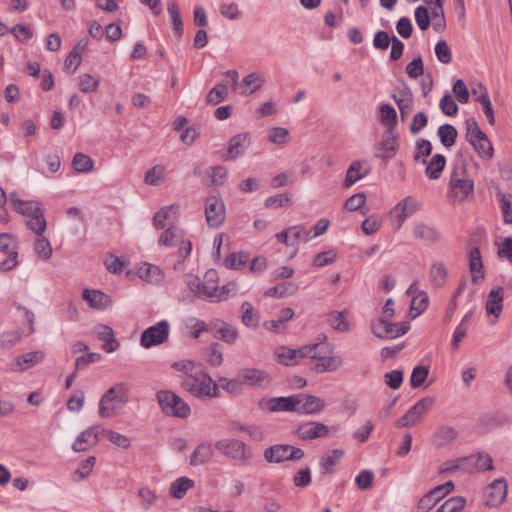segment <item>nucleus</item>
Returning <instances> with one entry per match:
<instances>
[{"label": "nucleus", "mask_w": 512, "mask_h": 512, "mask_svg": "<svg viewBox=\"0 0 512 512\" xmlns=\"http://www.w3.org/2000/svg\"><path fill=\"white\" fill-rule=\"evenodd\" d=\"M242 385L264 388L270 384L269 374L262 369L245 368L238 372Z\"/></svg>", "instance_id": "17"}, {"label": "nucleus", "mask_w": 512, "mask_h": 512, "mask_svg": "<svg viewBox=\"0 0 512 512\" xmlns=\"http://www.w3.org/2000/svg\"><path fill=\"white\" fill-rule=\"evenodd\" d=\"M34 251L43 260H49L52 256V247L45 237L38 238L34 244Z\"/></svg>", "instance_id": "55"}, {"label": "nucleus", "mask_w": 512, "mask_h": 512, "mask_svg": "<svg viewBox=\"0 0 512 512\" xmlns=\"http://www.w3.org/2000/svg\"><path fill=\"white\" fill-rule=\"evenodd\" d=\"M290 231L291 242H295V246L299 242H307L311 239L310 231L302 225L288 227Z\"/></svg>", "instance_id": "57"}, {"label": "nucleus", "mask_w": 512, "mask_h": 512, "mask_svg": "<svg viewBox=\"0 0 512 512\" xmlns=\"http://www.w3.org/2000/svg\"><path fill=\"white\" fill-rule=\"evenodd\" d=\"M0 251L4 254H7L8 257L1 261L0 270L1 271H9L17 266V251H16V241L15 239L8 233L0 234Z\"/></svg>", "instance_id": "13"}, {"label": "nucleus", "mask_w": 512, "mask_h": 512, "mask_svg": "<svg viewBox=\"0 0 512 512\" xmlns=\"http://www.w3.org/2000/svg\"><path fill=\"white\" fill-rule=\"evenodd\" d=\"M469 268L472 273V282L478 284L484 278V272L480 250L476 247L470 250Z\"/></svg>", "instance_id": "32"}, {"label": "nucleus", "mask_w": 512, "mask_h": 512, "mask_svg": "<svg viewBox=\"0 0 512 512\" xmlns=\"http://www.w3.org/2000/svg\"><path fill=\"white\" fill-rule=\"evenodd\" d=\"M94 333L99 340L104 342L103 349L106 352L112 353L118 349L119 342L115 338L114 331L110 326L98 324L94 327Z\"/></svg>", "instance_id": "25"}, {"label": "nucleus", "mask_w": 512, "mask_h": 512, "mask_svg": "<svg viewBox=\"0 0 512 512\" xmlns=\"http://www.w3.org/2000/svg\"><path fill=\"white\" fill-rule=\"evenodd\" d=\"M213 456L212 445L208 442L200 443L190 456V464L198 466L207 463Z\"/></svg>", "instance_id": "34"}, {"label": "nucleus", "mask_w": 512, "mask_h": 512, "mask_svg": "<svg viewBox=\"0 0 512 512\" xmlns=\"http://www.w3.org/2000/svg\"><path fill=\"white\" fill-rule=\"evenodd\" d=\"M294 433L301 440H314L330 436V428L321 422L310 421L298 425Z\"/></svg>", "instance_id": "12"}, {"label": "nucleus", "mask_w": 512, "mask_h": 512, "mask_svg": "<svg viewBox=\"0 0 512 512\" xmlns=\"http://www.w3.org/2000/svg\"><path fill=\"white\" fill-rule=\"evenodd\" d=\"M458 436L457 431L451 426H442L438 428L433 436V444L437 448L445 447L453 443Z\"/></svg>", "instance_id": "33"}, {"label": "nucleus", "mask_w": 512, "mask_h": 512, "mask_svg": "<svg viewBox=\"0 0 512 512\" xmlns=\"http://www.w3.org/2000/svg\"><path fill=\"white\" fill-rule=\"evenodd\" d=\"M372 333L380 339H393L406 334L410 328L408 322H389V319L378 318L371 322Z\"/></svg>", "instance_id": "5"}, {"label": "nucleus", "mask_w": 512, "mask_h": 512, "mask_svg": "<svg viewBox=\"0 0 512 512\" xmlns=\"http://www.w3.org/2000/svg\"><path fill=\"white\" fill-rule=\"evenodd\" d=\"M459 462L467 464L466 470L468 472L487 471L493 468L492 458L486 453H477L469 457L458 459Z\"/></svg>", "instance_id": "22"}, {"label": "nucleus", "mask_w": 512, "mask_h": 512, "mask_svg": "<svg viewBox=\"0 0 512 512\" xmlns=\"http://www.w3.org/2000/svg\"><path fill=\"white\" fill-rule=\"evenodd\" d=\"M446 164V159L441 154L434 155L426 167V175L430 179H438Z\"/></svg>", "instance_id": "42"}, {"label": "nucleus", "mask_w": 512, "mask_h": 512, "mask_svg": "<svg viewBox=\"0 0 512 512\" xmlns=\"http://www.w3.org/2000/svg\"><path fill=\"white\" fill-rule=\"evenodd\" d=\"M217 279L218 274L214 269L208 270L201 282L200 298L214 299L217 296Z\"/></svg>", "instance_id": "29"}, {"label": "nucleus", "mask_w": 512, "mask_h": 512, "mask_svg": "<svg viewBox=\"0 0 512 512\" xmlns=\"http://www.w3.org/2000/svg\"><path fill=\"white\" fill-rule=\"evenodd\" d=\"M94 163L90 156L84 153H76L73 161L72 167L78 173H86L93 169Z\"/></svg>", "instance_id": "49"}, {"label": "nucleus", "mask_w": 512, "mask_h": 512, "mask_svg": "<svg viewBox=\"0 0 512 512\" xmlns=\"http://www.w3.org/2000/svg\"><path fill=\"white\" fill-rule=\"evenodd\" d=\"M429 373L428 367L417 366L413 369L410 376V384L413 388L420 387L426 380Z\"/></svg>", "instance_id": "64"}, {"label": "nucleus", "mask_w": 512, "mask_h": 512, "mask_svg": "<svg viewBox=\"0 0 512 512\" xmlns=\"http://www.w3.org/2000/svg\"><path fill=\"white\" fill-rule=\"evenodd\" d=\"M194 486V481L187 477H180L170 486V493L174 498L181 499L186 492Z\"/></svg>", "instance_id": "45"}, {"label": "nucleus", "mask_w": 512, "mask_h": 512, "mask_svg": "<svg viewBox=\"0 0 512 512\" xmlns=\"http://www.w3.org/2000/svg\"><path fill=\"white\" fill-rule=\"evenodd\" d=\"M167 10L172 18L173 32L175 36L180 39L183 33V21L177 3L175 1H170L167 5Z\"/></svg>", "instance_id": "44"}, {"label": "nucleus", "mask_w": 512, "mask_h": 512, "mask_svg": "<svg viewBox=\"0 0 512 512\" xmlns=\"http://www.w3.org/2000/svg\"><path fill=\"white\" fill-rule=\"evenodd\" d=\"M250 143V134L247 132L233 136L228 142L225 160H235L238 156L244 154Z\"/></svg>", "instance_id": "21"}, {"label": "nucleus", "mask_w": 512, "mask_h": 512, "mask_svg": "<svg viewBox=\"0 0 512 512\" xmlns=\"http://www.w3.org/2000/svg\"><path fill=\"white\" fill-rule=\"evenodd\" d=\"M101 433L105 434L109 441L120 448L128 449L130 447V439L121 433L103 428L101 429Z\"/></svg>", "instance_id": "56"}, {"label": "nucleus", "mask_w": 512, "mask_h": 512, "mask_svg": "<svg viewBox=\"0 0 512 512\" xmlns=\"http://www.w3.org/2000/svg\"><path fill=\"white\" fill-rule=\"evenodd\" d=\"M101 429L102 428L100 426H92L81 432L76 441L73 443L72 449L75 452H84L90 447L95 446L99 441Z\"/></svg>", "instance_id": "20"}, {"label": "nucleus", "mask_w": 512, "mask_h": 512, "mask_svg": "<svg viewBox=\"0 0 512 512\" xmlns=\"http://www.w3.org/2000/svg\"><path fill=\"white\" fill-rule=\"evenodd\" d=\"M430 279L434 286L440 288L446 283L448 270L442 262H434L430 268Z\"/></svg>", "instance_id": "39"}, {"label": "nucleus", "mask_w": 512, "mask_h": 512, "mask_svg": "<svg viewBox=\"0 0 512 512\" xmlns=\"http://www.w3.org/2000/svg\"><path fill=\"white\" fill-rule=\"evenodd\" d=\"M345 452L342 449H334L330 451L326 456L320 459V467L322 474H331L334 472V466L338 464Z\"/></svg>", "instance_id": "35"}, {"label": "nucleus", "mask_w": 512, "mask_h": 512, "mask_svg": "<svg viewBox=\"0 0 512 512\" xmlns=\"http://www.w3.org/2000/svg\"><path fill=\"white\" fill-rule=\"evenodd\" d=\"M179 209V206L176 204H172L167 207L161 208L157 211L153 217V225L157 229H163L166 226V220L170 217V212L173 210L176 213Z\"/></svg>", "instance_id": "53"}, {"label": "nucleus", "mask_w": 512, "mask_h": 512, "mask_svg": "<svg viewBox=\"0 0 512 512\" xmlns=\"http://www.w3.org/2000/svg\"><path fill=\"white\" fill-rule=\"evenodd\" d=\"M45 358L43 351H32L19 355L14 363L13 371H25L41 363Z\"/></svg>", "instance_id": "27"}, {"label": "nucleus", "mask_w": 512, "mask_h": 512, "mask_svg": "<svg viewBox=\"0 0 512 512\" xmlns=\"http://www.w3.org/2000/svg\"><path fill=\"white\" fill-rule=\"evenodd\" d=\"M293 316L294 310L290 307H286L279 312L277 319L266 321L264 327L269 331L280 333L285 330L287 322L291 320Z\"/></svg>", "instance_id": "31"}, {"label": "nucleus", "mask_w": 512, "mask_h": 512, "mask_svg": "<svg viewBox=\"0 0 512 512\" xmlns=\"http://www.w3.org/2000/svg\"><path fill=\"white\" fill-rule=\"evenodd\" d=\"M296 413L303 415L319 414L325 408V401L317 396L300 393L296 394Z\"/></svg>", "instance_id": "14"}, {"label": "nucleus", "mask_w": 512, "mask_h": 512, "mask_svg": "<svg viewBox=\"0 0 512 512\" xmlns=\"http://www.w3.org/2000/svg\"><path fill=\"white\" fill-rule=\"evenodd\" d=\"M26 224L28 228L34 231L37 235H42L47 227V223L44 218V212L29 218Z\"/></svg>", "instance_id": "61"}, {"label": "nucleus", "mask_w": 512, "mask_h": 512, "mask_svg": "<svg viewBox=\"0 0 512 512\" xmlns=\"http://www.w3.org/2000/svg\"><path fill=\"white\" fill-rule=\"evenodd\" d=\"M362 163L361 161H354L348 167L346 177L344 180V186L350 187L358 180L362 179L368 174V170L361 172Z\"/></svg>", "instance_id": "43"}, {"label": "nucleus", "mask_w": 512, "mask_h": 512, "mask_svg": "<svg viewBox=\"0 0 512 512\" xmlns=\"http://www.w3.org/2000/svg\"><path fill=\"white\" fill-rule=\"evenodd\" d=\"M156 398L163 413L178 418H187L191 409L190 406L177 394L168 390L157 392Z\"/></svg>", "instance_id": "3"}, {"label": "nucleus", "mask_w": 512, "mask_h": 512, "mask_svg": "<svg viewBox=\"0 0 512 512\" xmlns=\"http://www.w3.org/2000/svg\"><path fill=\"white\" fill-rule=\"evenodd\" d=\"M434 403L433 398L424 397L416 402L402 417L397 419L398 428L410 427L416 425Z\"/></svg>", "instance_id": "7"}, {"label": "nucleus", "mask_w": 512, "mask_h": 512, "mask_svg": "<svg viewBox=\"0 0 512 512\" xmlns=\"http://www.w3.org/2000/svg\"><path fill=\"white\" fill-rule=\"evenodd\" d=\"M442 3L437 0V4H434L432 7V19H433V29L436 32H442L445 29V16L442 7Z\"/></svg>", "instance_id": "54"}, {"label": "nucleus", "mask_w": 512, "mask_h": 512, "mask_svg": "<svg viewBox=\"0 0 512 512\" xmlns=\"http://www.w3.org/2000/svg\"><path fill=\"white\" fill-rule=\"evenodd\" d=\"M485 503L490 507H497L503 503L507 496V483L504 478L494 480L485 489Z\"/></svg>", "instance_id": "16"}, {"label": "nucleus", "mask_w": 512, "mask_h": 512, "mask_svg": "<svg viewBox=\"0 0 512 512\" xmlns=\"http://www.w3.org/2000/svg\"><path fill=\"white\" fill-rule=\"evenodd\" d=\"M439 107L446 116H453L458 112V105L449 93H445L441 98Z\"/></svg>", "instance_id": "60"}, {"label": "nucleus", "mask_w": 512, "mask_h": 512, "mask_svg": "<svg viewBox=\"0 0 512 512\" xmlns=\"http://www.w3.org/2000/svg\"><path fill=\"white\" fill-rule=\"evenodd\" d=\"M435 55L443 64H449L452 60V52L445 40H439L435 45Z\"/></svg>", "instance_id": "58"}, {"label": "nucleus", "mask_w": 512, "mask_h": 512, "mask_svg": "<svg viewBox=\"0 0 512 512\" xmlns=\"http://www.w3.org/2000/svg\"><path fill=\"white\" fill-rule=\"evenodd\" d=\"M316 359L318 361L313 365L312 369L317 373L336 371L343 364L341 357L338 356L327 357L325 354H320V357Z\"/></svg>", "instance_id": "30"}, {"label": "nucleus", "mask_w": 512, "mask_h": 512, "mask_svg": "<svg viewBox=\"0 0 512 512\" xmlns=\"http://www.w3.org/2000/svg\"><path fill=\"white\" fill-rule=\"evenodd\" d=\"M469 143L473 146L478 156L482 159H491L493 156V147L486 134L472 139Z\"/></svg>", "instance_id": "36"}, {"label": "nucleus", "mask_w": 512, "mask_h": 512, "mask_svg": "<svg viewBox=\"0 0 512 512\" xmlns=\"http://www.w3.org/2000/svg\"><path fill=\"white\" fill-rule=\"evenodd\" d=\"M398 133L395 129H385L381 135V142L375 147V157L388 161L392 159L399 148Z\"/></svg>", "instance_id": "11"}, {"label": "nucleus", "mask_w": 512, "mask_h": 512, "mask_svg": "<svg viewBox=\"0 0 512 512\" xmlns=\"http://www.w3.org/2000/svg\"><path fill=\"white\" fill-rule=\"evenodd\" d=\"M297 291V286L292 282H284L274 287L269 288L265 295L268 297H285L294 294Z\"/></svg>", "instance_id": "48"}, {"label": "nucleus", "mask_w": 512, "mask_h": 512, "mask_svg": "<svg viewBox=\"0 0 512 512\" xmlns=\"http://www.w3.org/2000/svg\"><path fill=\"white\" fill-rule=\"evenodd\" d=\"M379 121L386 129H395L397 122V112L389 104H381L379 107Z\"/></svg>", "instance_id": "38"}, {"label": "nucleus", "mask_w": 512, "mask_h": 512, "mask_svg": "<svg viewBox=\"0 0 512 512\" xmlns=\"http://www.w3.org/2000/svg\"><path fill=\"white\" fill-rule=\"evenodd\" d=\"M225 205L220 197L210 195L205 200L206 222L211 228H218L225 220Z\"/></svg>", "instance_id": "8"}, {"label": "nucleus", "mask_w": 512, "mask_h": 512, "mask_svg": "<svg viewBox=\"0 0 512 512\" xmlns=\"http://www.w3.org/2000/svg\"><path fill=\"white\" fill-rule=\"evenodd\" d=\"M15 211L29 219L43 212V209L41 203L37 201H22L21 203H18V207Z\"/></svg>", "instance_id": "50"}, {"label": "nucleus", "mask_w": 512, "mask_h": 512, "mask_svg": "<svg viewBox=\"0 0 512 512\" xmlns=\"http://www.w3.org/2000/svg\"><path fill=\"white\" fill-rule=\"evenodd\" d=\"M228 96V89L224 83L215 85L208 93L206 101L208 104L216 105Z\"/></svg>", "instance_id": "52"}, {"label": "nucleus", "mask_w": 512, "mask_h": 512, "mask_svg": "<svg viewBox=\"0 0 512 512\" xmlns=\"http://www.w3.org/2000/svg\"><path fill=\"white\" fill-rule=\"evenodd\" d=\"M421 207V203L414 197L408 196L396 204L391 210V215L397 218V229H400L405 220L415 214Z\"/></svg>", "instance_id": "15"}, {"label": "nucleus", "mask_w": 512, "mask_h": 512, "mask_svg": "<svg viewBox=\"0 0 512 512\" xmlns=\"http://www.w3.org/2000/svg\"><path fill=\"white\" fill-rule=\"evenodd\" d=\"M181 387L200 400L220 396L218 384L204 370H197L193 375L184 377L181 381Z\"/></svg>", "instance_id": "1"}, {"label": "nucleus", "mask_w": 512, "mask_h": 512, "mask_svg": "<svg viewBox=\"0 0 512 512\" xmlns=\"http://www.w3.org/2000/svg\"><path fill=\"white\" fill-rule=\"evenodd\" d=\"M205 357L208 364L212 367H219L223 362V352L221 345L213 342L205 351Z\"/></svg>", "instance_id": "46"}, {"label": "nucleus", "mask_w": 512, "mask_h": 512, "mask_svg": "<svg viewBox=\"0 0 512 512\" xmlns=\"http://www.w3.org/2000/svg\"><path fill=\"white\" fill-rule=\"evenodd\" d=\"M463 172L464 170H461L460 172L454 170L451 173L450 178V189L453 195L459 200L465 199L473 191L474 188V183L471 179L461 178L459 176V174H462Z\"/></svg>", "instance_id": "19"}, {"label": "nucleus", "mask_w": 512, "mask_h": 512, "mask_svg": "<svg viewBox=\"0 0 512 512\" xmlns=\"http://www.w3.org/2000/svg\"><path fill=\"white\" fill-rule=\"evenodd\" d=\"M296 395L287 397H273L267 400H261L259 406L262 409H267L270 412H296Z\"/></svg>", "instance_id": "18"}, {"label": "nucleus", "mask_w": 512, "mask_h": 512, "mask_svg": "<svg viewBox=\"0 0 512 512\" xmlns=\"http://www.w3.org/2000/svg\"><path fill=\"white\" fill-rule=\"evenodd\" d=\"M263 456L269 463L298 461L304 457V451L289 444H275L265 449Z\"/></svg>", "instance_id": "4"}, {"label": "nucleus", "mask_w": 512, "mask_h": 512, "mask_svg": "<svg viewBox=\"0 0 512 512\" xmlns=\"http://www.w3.org/2000/svg\"><path fill=\"white\" fill-rule=\"evenodd\" d=\"M21 339V333L17 330L4 332L0 335V348L10 349L15 346Z\"/></svg>", "instance_id": "59"}, {"label": "nucleus", "mask_w": 512, "mask_h": 512, "mask_svg": "<svg viewBox=\"0 0 512 512\" xmlns=\"http://www.w3.org/2000/svg\"><path fill=\"white\" fill-rule=\"evenodd\" d=\"M466 505V499L461 496H453L447 499L437 510V512H460Z\"/></svg>", "instance_id": "51"}, {"label": "nucleus", "mask_w": 512, "mask_h": 512, "mask_svg": "<svg viewBox=\"0 0 512 512\" xmlns=\"http://www.w3.org/2000/svg\"><path fill=\"white\" fill-rule=\"evenodd\" d=\"M277 357L279 362L284 365H294L296 364L297 352L295 349L283 346L277 350Z\"/></svg>", "instance_id": "63"}, {"label": "nucleus", "mask_w": 512, "mask_h": 512, "mask_svg": "<svg viewBox=\"0 0 512 512\" xmlns=\"http://www.w3.org/2000/svg\"><path fill=\"white\" fill-rule=\"evenodd\" d=\"M295 350L297 352V358L315 359L320 357V354L326 353V345L324 343H313L304 345Z\"/></svg>", "instance_id": "40"}, {"label": "nucleus", "mask_w": 512, "mask_h": 512, "mask_svg": "<svg viewBox=\"0 0 512 512\" xmlns=\"http://www.w3.org/2000/svg\"><path fill=\"white\" fill-rule=\"evenodd\" d=\"M413 236L428 246L434 245L440 240L438 229L425 223H418L414 226Z\"/></svg>", "instance_id": "23"}, {"label": "nucleus", "mask_w": 512, "mask_h": 512, "mask_svg": "<svg viewBox=\"0 0 512 512\" xmlns=\"http://www.w3.org/2000/svg\"><path fill=\"white\" fill-rule=\"evenodd\" d=\"M503 300V288H493L489 292L488 299L485 305L487 314L494 315L496 318H498L503 309Z\"/></svg>", "instance_id": "28"}, {"label": "nucleus", "mask_w": 512, "mask_h": 512, "mask_svg": "<svg viewBox=\"0 0 512 512\" xmlns=\"http://www.w3.org/2000/svg\"><path fill=\"white\" fill-rule=\"evenodd\" d=\"M82 297L90 307L97 310H105L112 304L111 297L100 290L84 289Z\"/></svg>", "instance_id": "24"}, {"label": "nucleus", "mask_w": 512, "mask_h": 512, "mask_svg": "<svg viewBox=\"0 0 512 512\" xmlns=\"http://www.w3.org/2000/svg\"><path fill=\"white\" fill-rule=\"evenodd\" d=\"M210 325L216 330L215 337L230 345L236 342L238 331L231 324L215 319L211 321Z\"/></svg>", "instance_id": "26"}, {"label": "nucleus", "mask_w": 512, "mask_h": 512, "mask_svg": "<svg viewBox=\"0 0 512 512\" xmlns=\"http://www.w3.org/2000/svg\"><path fill=\"white\" fill-rule=\"evenodd\" d=\"M129 385L119 382L108 389L99 401V415L103 418L110 417L117 409L128 403Z\"/></svg>", "instance_id": "2"}, {"label": "nucleus", "mask_w": 512, "mask_h": 512, "mask_svg": "<svg viewBox=\"0 0 512 512\" xmlns=\"http://www.w3.org/2000/svg\"><path fill=\"white\" fill-rule=\"evenodd\" d=\"M169 336V323L166 320H162L145 329L141 335L140 344L144 348H150L152 346L160 345L164 343Z\"/></svg>", "instance_id": "10"}, {"label": "nucleus", "mask_w": 512, "mask_h": 512, "mask_svg": "<svg viewBox=\"0 0 512 512\" xmlns=\"http://www.w3.org/2000/svg\"><path fill=\"white\" fill-rule=\"evenodd\" d=\"M215 448L222 455L234 460L245 461L251 456L245 443L238 439H221L215 443Z\"/></svg>", "instance_id": "9"}, {"label": "nucleus", "mask_w": 512, "mask_h": 512, "mask_svg": "<svg viewBox=\"0 0 512 512\" xmlns=\"http://www.w3.org/2000/svg\"><path fill=\"white\" fill-rule=\"evenodd\" d=\"M158 244L166 247H177L179 258L184 260L192 250L191 241L185 239L177 228H168L163 231L158 239Z\"/></svg>", "instance_id": "6"}, {"label": "nucleus", "mask_w": 512, "mask_h": 512, "mask_svg": "<svg viewBox=\"0 0 512 512\" xmlns=\"http://www.w3.org/2000/svg\"><path fill=\"white\" fill-rule=\"evenodd\" d=\"M406 73L412 79H416L423 75L424 65L420 55L414 57L413 60L406 66Z\"/></svg>", "instance_id": "62"}, {"label": "nucleus", "mask_w": 512, "mask_h": 512, "mask_svg": "<svg viewBox=\"0 0 512 512\" xmlns=\"http://www.w3.org/2000/svg\"><path fill=\"white\" fill-rule=\"evenodd\" d=\"M437 134L444 147H451L455 144L458 132L451 124H443L438 128Z\"/></svg>", "instance_id": "41"}, {"label": "nucleus", "mask_w": 512, "mask_h": 512, "mask_svg": "<svg viewBox=\"0 0 512 512\" xmlns=\"http://www.w3.org/2000/svg\"><path fill=\"white\" fill-rule=\"evenodd\" d=\"M242 310V323L248 328H256L258 326V316L254 313L252 304L248 301H244L241 305Z\"/></svg>", "instance_id": "47"}, {"label": "nucleus", "mask_w": 512, "mask_h": 512, "mask_svg": "<svg viewBox=\"0 0 512 512\" xmlns=\"http://www.w3.org/2000/svg\"><path fill=\"white\" fill-rule=\"evenodd\" d=\"M444 496L441 495L440 489L434 487L429 492H427L418 502V510L419 512H428L431 510L438 501H440Z\"/></svg>", "instance_id": "37"}]
</instances>
